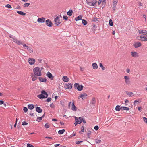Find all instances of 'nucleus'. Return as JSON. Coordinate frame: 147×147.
<instances>
[{
	"instance_id": "obj_1",
	"label": "nucleus",
	"mask_w": 147,
	"mask_h": 147,
	"mask_svg": "<svg viewBox=\"0 0 147 147\" xmlns=\"http://www.w3.org/2000/svg\"><path fill=\"white\" fill-rule=\"evenodd\" d=\"M33 71L34 75L38 76H40L42 75L41 70L40 68L38 67H36L33 69Z\"/></svg>"
},
{
	"instance_id": "obj_2",
	"label": "nucleus",
	"mask_w": 147,
	"mask_h": 147,
	"mask_svg": "<svg viewBox=\"0 0 147 147\" xmlns=\"http://www.w3.org/2000/svg\"><path fill=\"white\" fill-rule=\"evenodd\" d=\"M74 88L77 89L79 91H82L83 88V86L82 85H80L78 83H76L74 84Z\"/></svg>"
},
{
	"instance_id": "obj_3",
	"label": "nucleus",
	"mask_w": 147,
	"mask_h": 147,
	"mask_svg": "<svg viewBox=\"0 0 147 147\" xmlns=\"http://www.w3.org/2000/svg\"><path fill=\"white\" fill-rule=\"evenodd\" d=\"M69 107H71V109L74 111H77V108L74 105V102L72 103L71 102H69Z\"/></svg>"
},
{
	"instance_id": "obj_4",
	"label": "nucleus",
	"mask_w": 147,
	"mask_h": 147,
	"mask_svg": "<svg viewBox=\"0 0 147 147\" xmlns=\"http://www.w3.org/2000/svg\"><path fill=\"white\" fill-rule=\"evenodd\" d=\"M72 88V84L71 83H65V89L70 90Z\"/></svg>"
},
{
	"instance_id": "obj_5",
	"label": "nucleus",
	"mask_w": 147,
	"mask_h": 147,
	"mask_svg": "<svg viewBox=\"0 0 147 147\" xmlns=\"http://www.w3.org/2000/svg\"><path fill=\"white\" fill-rule=\"evenodd\" d=\"M24 47L28 50V51L31 53H32L33 52V50L31 47H28V46L26 45V44H24L23 45Z\"/></svg>"
},
{
	"instance_id": "obj_6",
	"label": "nucleus",
	"mask_w": 147,
	"mask_h": 147,
	"mask_svg": "<svg viewBox=\"0 0 147 147\" xmlns=\"http://www.w3.org/2000/svg\"><path fill=\"white\" fill-rule=\"evenodd\" d=\"M125 82L126 84H129L131 83V81L130 80L129 77L127 76H124Z\"/></svg>"
},
{
	"instance_id": "obj_7",
	"label": "nucleus",
	"mask_w": 147,
	"mask_h": 147,
	"mask_svg": "<svg viewBox=\"0 0 147 147\" xmlns=\"http://www.w3.org/2000/svg\"><path fill=\"white\" fill-rule=\"evenodd\" d=\"M139 33L143 36H146L147 37V31L145 30H139L138 31Z\"/></svg>"
},
{
	"instance_id": "obj_8",
	"label": "nucleus",
	"mask_w": 147,
	"mask_h": 147,
	"mask_svg": "<svg viewBox=\"0 0 147 147\" xmlns=\"http://www.w3.org/2000/svg\"><path fill=\"white\" fill-rule=\"evenodd\" d=\"M29 63L31 65L34 64L35 62V60L34 59L32 58H29L28 59Z\"/></svg>"
},
{
	"instance_id": "obj_9",
	"label": "nucleus",
	"mask_w": 147,
	"mask_h": 147,
	"mask_svg": "<svg viewBox=\"0 0 147 147\" xmlns=\"http://www.w3.org/2000/svg\"><path fill=\"white\" fill-rule=\"evenodd\" d=\"M45 18L44 17H41L38 18L37 22L40 23H42L45 22Z\"/></svg>"
},
{
	"instance_id": "obj_10",
	"label": "nucleus",
	"mask_w": 147,
	"mask_h": 147,
	"mask_svg": "<svg viewBox=\"0 0 147 147\" xmlns=\"http://www.w3.org/2000/svg\"><path fill=\"white\" fill-rule=\"evenodd\" d=\"M12 40L15 43L18 45H23L22 42L20 40L17 39L15 38H12Z\"/></svg>"
},
{
	"instance_id": "obj_11",
	"label": "nucleus",
	"mask_w": 147,
	"mask_h": 147,
	"mask_svg": "<svg viewBox=\"0 0 147 147\" xmlns=\"http://www.w3.org/2000/svg\"><path fill=\"white\" fill-rule=\"evenodd\" d=\"M54 22L56 25H58L60 24V21L58 17L57 16L55 18Z\"/></svg>"
},
{
	"instance_id": "obj_12",
	"label": "nucleus",
	"mask_w": 147,
	"mask_h": 147,
	"mask_svg": "<svg viewBox=\"0 0 147 147\" xmlns=\"http://www.w3.org/2000/svg\"><path fill=\"white\" fill-rule=\"evenodd\" d=\"M46 24L49 27L52 26L53 24L51 21L49 19H47L46 20Z\"/></svg>"
},
{
	"instance_id": "obj_13",
	"label": "nucleus",
	"mask_w": 147,
	"mask_h": 147,
	"mask_svg": "<svg viewBox=\"0 0 147 147\" xmlns=\"http://www.w3.org/2000/svg\"><path fill=\"white\" fill-rule=\"evenodd\" d=\"M131 55L132 57L135 58L138 57L139 56L138 53L135 51L132 52Z\"/></svg>"
},
{
	"instance_id": "obj_14",
	"label": "nucleus",
	"mask_w": 147,
	"mask_h": 147,
	"mask_svg": "<svg viewBox=\"0 0 147 147\" xmlns=\"http://www.w3.org/2000/svg\"><path fill=\"white\" fill-rule=\"evenodd\" d=\"M141 45L142 44L140 42H137L134 44V47L136 48H137L139 47H140L141 46Z\"/></svg>"
},
{
	"instance_id": "obj_15",
	"label": "nucleus",
	"mask_w": 147,
	"mask_h": 147,
	"mask_svg": "<svg viewBox=\"0 0 147 147\" xmlns=\"http://www.w3.org/2000/svg\"><path fill=\"white\" fill-rule=\"evenodd\" d=\"M47 75L48 77L51 79L52 80L53 79V77L52 76V74L49 72H47Z\"/></svg>"
},
{
	"instance_id": "obj_16",
	"label": "nucleus",
	"mask_w": 147,
	"mask_h": 147,
	"mask_svg": "<svg viewBox=\"0 0 147 147\" xmlns=\"http://www.w3.org/2000/svg\"><path fill=\"white\" fill-rule=\"evenodd\" d=\"M78 119L79 120H78L77 117H75V120H77L76 121H78V124H80L82 122V118L81 117H79Z\"/></svg>"
},
{
	"instance_id": "obj_17",
	"label": "nucleus",
	"mask_w": 147,
	"mask_h": 147,
	"mask_svg": "<svg viewBox=\"0 0 147 147\" xmlns=\"http://www.w3.org/2000/svg\"><path fill=\"white\" fill-rule=\"evenodd\" d=\"M140 38L141 39V40L142 41H147V38L146 37L143 35H141L140 37Z\"/></svg>"
},
{
	"instance_id": "obj_18",
	"label": "nucleus",
	"mask_w": 147,
	"mask_h": 147,
	"mask_svg": "<svg viewBox=\"0 0 147 147\" xmlns=\"http://www.w3.org/2000/svg\"><path fill=\"white\" fill-rule=\"evenodd\" d=\"M93 68L94 69H96L98 68V66L96 63H94L92 64Z\"/></svg>"
},
{
	"instance_id": "obj_19",
	"label": "nucleus",
	"mask_w": 147,
	"mask_h": 147,
	"mask_svg": "<svg viewBox=\"0 0 147 147\" xmlns=\"http://www.w3.org/2000/svg\"><path fill=\"white\" fill-rule=\"evenodd\" d=\"M37 96L39 98L41 99H43L44 98H47V97H46L45 96H44V95H43L42 94H41L38 95Z\"/></svg>"
},
{
	"instance_id": "obj_20",
	"label": "nucleus",
	"mask_w": 147,
	"mask_h": 147,
	"mask_svg": "<svg viewBox=\"0 0 147 147\" xmlns=\"http://www.w3.org/2000/svg\"><path fill=\"white\" fill-rule=\"evenodd\" d=\"M36 111L39 113H40L42 112V110L41 109V108L39 107H37L36 109Z\"/></svg>"
},
{
	"instance_id": "obj_21",
	"label": "nucleus",
	"mask_w": 147,
	"mask_h": 147,
	"mask_svg": "<svg viewBox=\"0 0 147 147\" xmlns=\"http://www.w3.org/2000/svg\"><path fill=\"white\" fill-rule=\"evenodd\" d=\"M39 80L41 82H45L47 81V79L45 78H43L41 77L39 78Z\"/></svg>"
},
{
	"instance_id": "obj_22",
	"label": "nucleus",
	"mask_w": 147,
	"mask_h": 147,
	"mask_svg": "<svg viewBox=\"0 0 147 147\" xmlns=\"http://www.w3.org/2000/svg\"><path fill=\"white\" fill-rule=\"evenodd\" d=\"M126 94L130 97H132L133 96V93L131 92L126 91Z\"/></svg>"
},
{
	"instance_id": "obj_23",
	"label": "nucleus",
	"mask_w": 147,
	"mask_h": 147,
	"mask_svg": "<svg viewBox=\"0 0 147 147\" xmlns=\"http://www.w3.org/2000/svg\"><path fill=\"white\" fill-rule=\"evenodd\" d=\"M82 98V100H84L86 98L87 96V94L86 93H83L81 94Z\"/></svg>"
},
{
	"instance_id": "obj_24",
	"label": "nucleus",
	"mask_w": 147,
	"mask_h": 147,
	"mask_svg": "<svg viewBox=\"0 0 147 147\" xmlns=\"http://www.w3.org/2000/svg\"><path fill=\"white\" fill-rule=\"evenodd\" d=\"M82 17V15H79L78 17L76 18L75 19V20L76 21H78L79 20H81Z\"/></svg>"
},
{
	"instance_id": "obj_25",
	"label": "nucleus",
	"mask_w": 147,
	"mask_h": 147,
	"mask_svg": "<svg viewBox=\"0 0 147 147\" xmlns=\"http://www.w3.org/2000/svg\"><path fill=\"white\" fill-rule=\"evenodd\" d=\"M28 109H32L34 108V105L32 104L28 105Z\"/></svg>"
},
{
	"instance_id": "obj_26",
	"label": "nucleus",
	"mask_w": 147,
	"mask_h": 147,
	"mask_svg": "<svg viewBox=\"0 0 147 147\" xmlns=\"http://www.w3.org/2000/svg\"><path fill=\"white\" fill-rule=\"evenodd\" d=\"M41 94L44 95V96H45L46 97H47L48 96V95L47 93L45 91V90H42L41 92Z\"/></svg>"
},
{
	"instance_id": "obj_27",
	"label": "nucleus",
	"mask_w": 147,
	"mask_h": 147,
	"mask_svg": "<svg viewBox=\"0 0 147 147\" xmlns=\"http://www.w3.org/2000/svg\"><path fill=\"white\" fill-rule=\"evenodd\" d=\"M118 3V0H113V7H115Z\"/></svg>"
},
{
	"instance_id": "obj_28",
	"label": "nucleus",
	"mask_w": 147,
	"mask_h": 147,
	"mask_svg": "<svg viewBox=\"0 0 147 147\" xmlns=\"http://www.w3.org/2000/svg\"><path fill=\"white\" fill-rule=\"evenodd\" d=\"M17 13L18 14L22 15H23L25 16L26 15V14L25 13H24L22 11H18L17 12Z\"/></svg>"
},
{
	"instance_id": "obj_29",
	"label": "nucleus",
	"mask_w": 147,
	"mask_h": 147,
	"mask_svg": "<svg viewBox=\"0 0 147 147\" xmlns=\"http://www.w3.org/2000/svg\"><path fill=\"white\" fill-rule=\"evenodd\" d=\"M73 13V11L72 10H70L67 13V14L69 16H71Z\"/></svg>"
},
{
	"instance_id": "obj_30",
	"label": "nucleus",
	"mask_w": 147,
	"mask_h": 147,
	"mask_svg": "<svg viewBox=\"0 0 147 147\" xmlns=\"http://www.w3.org/2000/svg\"><path fill=\"white\" fill-rule=\"evenodd\" d=\"M82 24L84 25H85L87 24V22L86 20L84 19L82 20Z\"/></svg>"
},
{
	"instance_id": "obj_31",
	"label": "nucleus",
	"mask_w": 147,
	"mask_h": 147,
	"mask_svg": "<svg viewBox=\"0 0 147 147\" xmlns=\"http://www.w3.org/2000/svg\"><path fill=\"white\" fill-rule=\"evenodd\" d=\"M120 106L119 105H117L115 107V110L117 111H120Z\"/></svg>"
},
{
	"instance_id": "obj_32",
	"label": "nucleus",
	"mask_w": 147,
	"mask_h": 147,
	"mask_svg": "<svg viewBox=\"0 0 147 147\" xmlns=\"http://www.w3.org/2000/svg\"><path fill=\"white\" fill-rule=\"evenodd\" d=\"M121 108L122 110H128L129 109L128 107H121Z\"/></svg>"
},
{
	"instance_id": "obj_33",
	"label": "nucleus",
	"mask_w": 147,
	"mask_h": 147,
	"mask_svg": "<svg viewBox=\"0 0 147 147\" xmlns=\"http://www.w3.org/2000/svg\"><path fill=\"white\" fill-rule=\"evenodd\" d=\"M37 79V77L36 76V75H34L32 76V80L34 81L36 80Z\"/></svg>"
},
{
	"instance_id": "obj_34",
	"label": "nucleus",
	"mask_w": 147,
	"mask_h": 147,
	"mask_svg": "<svg viewBox=\"0 0 147 147\" xmlns=\"http://www.w3.org/2000/svg\"><path fill=\"white\" fill-rule=\"evenodd\" d=\"M69 80V79L67 76H65V82H68Z\"/></svg>"
},
{
	"instance_id": "obj_35",
	"label": "nucleus",
	"mask_w": 147,
	"mask_h": 147,
	"mask_svg": "<svg viewBox=\"0 0 147 147\" xmlns=\"http://www.w3.org/2000/svg\"><path fill=\"white\" fill-rule=\"evenodd\" d=\"M64 132V129H63L62 130H60L59 131L58 133L59 134H63Z\"/></svg>"
},
{
	"instance_id": "obj_36",
	"label": "nucleus",
	"mask_w": 147,
	"mask_h": 147,
	"mask_svg": "<svg viewBox=\"0 0 147 147\" xmlns=\"http://www.w3.org/2000/svg\"><path fill=\"white\" fill-rule=\"evenodd\" d=\"M5 7L7 8L8 9H10L12 8L11 6L9 4H7L5 6Z\"/></svg>"
},
{
	"instance_id": "obj_37",
	"label": "nucleus",
	"mask_w": 147,
	"mask_h": 147,
	"mask_svg": "<svg viewBox=\"0 0 147 147\" xmlns=\"http://www.w3.org/2000/svg\"><path fill=\"white\" fill-rule=\"evenodd\" d=\"M109 25L111 26H112L113 25V22L112 20L111 19H110L109 20Z\"/></svg>"
},
{
	"instance_id": "obj_38",
	"label": "nucleus",
	"mask_w": 147,
	"mask_h": 147,
	"mask_svg": "<svg viewBox=\"0 0 147 147\" xmlns=\"http://www.w3.org/2000/svg\"><path fill=\"white\" fill-rule=\"evenodd\" d=\"M95 142L96 143L98 144L101 143V141L100 140L96 139L95 140Z\"/></svg>"
},
{
	"instance_id": "obj_39",
	"label": "nucleus",
	"mask_w": 147,
	"mask_h": 147,
	"mask_svg": "<svg viewBox=\"0 0 147 147\" xmlns=\"http://www.w3.org/2000/svg\"><path fill=\"white\" fill-rule=\"evenodd\" d=\"M91 134V131H89L88 132L87 134V136L88 138H90V136Z\"/></svg>"
},
{
	"instance_id": "obj_40",
	"label": "nucleus",
	"mask_w": 147,
	"mask_h": 147,
	"mask_svg": "<svg viewBox=\"0 0 147 147\" xmlns=\"http://www.w3.org/2000/svg\"><path fill=\"white\" fill-rule=\"evenodd\" d=\"M100 67L102 68V69L103 70H104L105 69V68L103 67L102 64V63H100Z\"/></svg>"
},
{
	"instance_id": "obj_41",
	"label": "nucleus",
	"mask_w": 147,
	"mask_h": 147,
	"mask_svg": "<svg viewBox=\"0 0 147 147\" xmlns=\"http://www.w3.org/2000/svg\"><path fill=\"white\" fill-rule=\"evenodd\" d=\"M42 117H40L37 118L36 120L38 121H40L42 120Z\"/></svg>"
},
{
	"instance_id": "obj_42",
	"label": "nucleus",
	"mask_w": 147,
	"mask_h": 147,
	"mask_svg": "<svg viewBox=\"0 0 147 147\" xmlns=\"http://www.w3.org/2000/svg\"><path fill=\"white\" fill-rule=\"evenodd\" d=\"M30 5V4L29 3H26L24 4V7H27L28 6Z\"/></svg>"
},
{
	"instance_id": "obj_43",
	"label": "nucleus",
	"mask_w": 147,
	"mask_h": 147,
	"mask_svg": "<svg viewBox=\"0 0 147 147\" xmlns=\"http://www.w3.org/2000/svg\"><path fill=\"white\" fill-rule=\"evenodd\" d=\"M94 129L96 131H97L99 129V127L98 126H96L94 127Z\"/></svg>"
},
{
	"instance_id": "obj_44",
	"label": "nucleus",
	"mask_w": 147,
	"mask_h": 147,
	"mask_svg": "<svg viewBox=\"0 0 147 147\" xmlns=\"http://www.w3.org/2000/svg\"><path fill=\"white\" fill-rule=\"evenodd\" d=\"M45 127L46 128H48L49 127V126L48 123H46L45 124Z\"/></svg>"
},
{
	"instance_id": "obj_45",
	"label": "nucleus",
	"mask_w": 147,
	"mask_h": 147,
	"mask_svg": "<svg viewBox=\"0 0 147 147\" xmlns=\"http://www.w3.org/2000/svg\"><path fill=\"white\" fill-rule=\"evenodd\" d=\"M27 147H34V146L30 144H27Z\"/></svg>"
},
{
	"instance_id": "obj_46",
	"label": "nucleus",
	"mask_w": 147,
	"mask_h": 147,
	"mask_svg": "<svg viewBox=\"0 0 147 147\" xmlns=\"http://www.w3.org/2000/svg\"><path fill=\"white\" fill-rule=\"evenodd\" d=\"M23 110L25 112H26L27 111L28 109L27 107H24L23 108Z\"/></svg>"
},
{
	"instance_id": "obj_47",
	"label": "nucleus",
	"mask_w": 147,
	"mask_h": 147,
	"mask_svg": "<svg viewBox=\"0 0 147 147\" xmlns=\"http://www.w3.org/2000/svg\"><path fill=\"white\" fill-rule=\"evenodd\" d=\"M143 120L144 122L146 123L147 122V118L145 117H144L143 118Z\"/></svg>"
},
{
	"instance_id": "obj_48",
	"label": "nucleus",
	"mask_w": 147,
	"mask_h": 147,
	"mask_svg": "<svg viewBox=\"0 0 147 147\" xmlns=\"http://www.w3.org/2000/svg\"><path fill=\"white\" fill-rule=\"evenodd\" d=\"M81 130L80 131V133L81 132H84V128L83 126H82L81 127Z\"/></svg>"
},
{
	"instance_id": "obj_49",
	"label": "nucleus",
	"mask_w": 147,
	"mask_h": 147,
	"mask_svg": "<svg viewBox=\"0 0 147 147\" xmlns=\"http://www.w3.org/2000/svg\"><path fill=\"white\" fill-rule=\"evenodd\" d=\"M22 124L23 125H25L28 124V123L25 121H23L22 122Z\"/></svg>"
},
{
	"instance_id": "obj_50",
	"label": "nucleus",
	"mask_w": 147,
	"mask_h": 147,
	"mask_svg": "<svg viewBox=\"0 0 147 147\" xmlns=\"http://www.w3.org/2000/svg\"><path fill=\"white\" fill-rule=\"evenodd\" d=\"M82 141H77L76 142V143L77 144H80L82 142Z\"/></svg>"
},
{
	"instance_id": "obj_51",
	"label": "nucleus",
	"mask_w": 147,
	"mask_h": 147,
	"mask_svg": "<svg viewBox=\"0 0 147 147\" xmlns=\"http://www.w3.org/2000/svg\"><path fill=\"white\" fill-rule=\"evenodd\" d=\"M51 100V98H48L47 99V102H49Z\"/></svg>"
},
{
	"instance_id": "obj_52",
	"label": "nucleus",
	"mask_w": 147,
	"mask_h": 147,
	"mask_svg": "<svg viewBox=\"0 0 147 147\" xmlns=\"http://www.w3.org/2000/svg\"><path fill=\"white\" fill-rule=\"evenodd\" d=\"M50 107L51 108H53L54 107V105L53 103L51 104L50 105Z\"/></svg>"
},
{
	"instance_id": "obj_53",
	"label": "nucleus",
	"mask_w": 147,
	"mask_h": 147,
	"mask_svg": "<svg viewBox=\"0 0 147 147\" xmlns=\"http://www.w3.org/2000/svg\"><path fill=\"white\" fill-rule=\"evenodd\" d=\"M97 2V1H96L95 2H94L93 3H92V6H94L96 4V3Z\"/></svg>"
},
{
	"instance_id": "obj_54",
	"label": "nucleus",
	"mask_w": 147,
	"mask_h": 147,
	"mask_svg": "<svg viewBox=\"0 0 147 147\" xmlns=\"http://www.w3.org/2000/svg\"><path fill=\"white\" fill-rule=\"evenodd\" d=\"M138 102V101H137V100H135V101H134V105H136V104H137V103H138V102Z\"/></svg>"
},
{
	"instance_id": "obj_55",
	"label": "nucleus",
	"mask_w": 147,
	"mask_h": 147,
	"mask_svg": "<svg viewBox=\"0 0 147 147\" xmlns=\"http://www.w3.org/2000/svg\"><path fill=\"white\" fill-rule=\"evenodd\" d=\"M138 110L140 111H141V110L142 109V107H138Z\"/></svg>"
},
{
	"instance_id": "obj_56",
	"label": "nucleus",
	"mask_w": 147,
	"mask_h": 147,
	"mask_svg": "<svg viewBox=\"0 0 147 147\" xmlns=\"http://www.w3.org/2000/svg\"><path fill=\"white\" fill-rule=\"evenodd\" d=\"M126 72L128 73H129L130 71V69H126Z\"/></svg>"
},
{
	"instance_id": "obj_57",
	"label": "nucleus",
	"mask_w": 147,
	"mask_h": 147,
	"mask_svg": "<svg viewBox=\"0 0 147 147\" xmlns=\"http://www.w3.org/2000/svg\"><path fill=\"white\" fill-rule=\"evenodd\" d=\"M4 103V101L2 100H0V105L3 104Z\"/></svg>"
},
{
	"instance_id": "obj_58",
	"label": "nucleus",
	"mask_w": 147,
	"mask_h": 147,
	"mask_svg": "<svg viewBox=\"0 0 147 147\" xmlns=\"http://www.w3.org/2000/svg\"><path fill=\"white\" fill-rule=\"evenodd\" d=\"M101 2H102L101 0H99L98 1V4L99 5V4H100L101 3Z\"/></svg>"
},
{
	"instance_id": "obj_59",
	"label": "nucleus",
	"mask_w": 147,
	"mask_h": 147,
	"mask_svg": "<svg viewBox=\"0 0 147 147\" xmlns=\"http://www.w3.org/2000/svg\"><path fill=\"white\" fill-rule=\"evenodd\" d=\"M143 17L145 18V21H146V16L145 15H143Z\"/></svg>"
},
{
	"instance_id": "obj_60",
	"label": "nucleus",
	"mask_w": 147,
	"mask_h": 147,
	"mask_svg": "<svg viewBox=\"0 0 147 147\" xmlns=\"http://www.w3.org/2000/svg\"><path fill=\"white\" fill-rule=\"evenodd\" d=\"M77 120H76V122L74 123V124L75 125V126H76L77 124H78V121H76Z\"/></svg>"
},
{
	"instance_id": "obj_61",
	"label": "nucleus",
	"mask_w": 147,
	"mask_h": 147,
	"mask_svg": "<svg viewBox=\"0 0 147 147\" xmlns=\"http://www.w3.org/2000/svg\"><path fill=\"white\" fill-rule=\"evenodd\" d=\"M82 98V96H81V94L80 95V96H79L78 97V99H80V98Z\"/></svg>"
},
{
	"instance_id": "obj_62",
	"label": "nucleus",
	"mask_w": 147,
	"mask_h": 147,
	"mask_svg": "<svg viewBox=\"0 0 147 147\" xmlns=\"http://www.w3.org/2000/svg\"><path fill=\"white\" fill-rule=\"evenodd\" d=\"M59 145V144H55V147H57V146H58Z\"/></svg>"
},
{
	"instance_id": "obj_63",
	"label": "nucleus",
	"mask_w": 147,
	"mask_h": 147,
	"mask_svg": "<svg viewBox=\"0 0 147 147\" xmlns=\"http://www.w3.org/2000/svg\"><path fill=\"white\" fill-rule=\"evenodd\" d=\"M88 4L89 5H90V6H92V3L91 2H89L88 3Z\"/></svg>"
},
{
	"instance_id": "obj_64",
	"label": "nucleus",
	"mask_w": 147,
	"mask_h": 147,
	"mask_svg": "<svg viewBox=\"0 0 147 147\" xmlns=\"http://www.w3.org/2000/svg\"><path fill=\"white\" fill-rule=\"evenodd\" d=\"M82 121L84 123H86V121H85V119H82Z\"/></svg>"
}]
</instances>
